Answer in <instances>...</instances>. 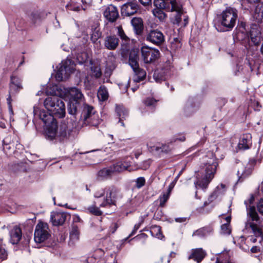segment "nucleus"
I'll use <instances>...</instances> for the list:
<instances>
[{"instance_id":"obj_1","label":"nucleus","mask_w":263,"mask_h":263,"mask_svg":"<svg viewBox=\"0 0 263 263\" xmlns=\"http://www.w3.org/2000/svg\"><path fill=\"white\" fill-rule=\"evenodd\" d=\"M45 108L50 112L43 110L39 112V117L45 125L47 137L52 140L57 135V122L54 117L62 118L65 115V107L63 101L58 96L48 97L44 102Z\"/></svg>"},{"instance_id":"obj_2","label":"nucleus","mask_w":263,"mask_h":263,"mask_svg":"<svg viewBox=\"0 0 263 263\" xmlns=\"http://www.w3.org/2000/svg\"><path fill=\"white\" fill-rule=\"evenodd\" d=\"M202 163L204 166V174L201 178H198L194 182L196 189H205L214 177L218 163L214 154L209 152L203 157Z\"/></svg>"},{"instance_id":"obj_3","label":"nucleus","mask_w":263,"mask_h":263,"mask_svg":"<svg viewBox=\"0 0 263 263\" xmlns=\"http://www.w3.org/2000/svg\"><path fill=\"white\" fill-rule=\"evenodd\" d=\"M237 10L232 7H228L220 15L219 20L221 25L226 31L232 30L235 25L237 19Z\"/></svg>"},{"instance_id":"obj_4","label":"nucleus","mask_w":263,"mask_h":263,"mask_svg":"<svg viewBox=\"0 0 263 263\" xmlns=\"http://www.w3.org/2000/svg\"><path fill=\"white\" fill-rule=\"evenodd\" d=\"M66 95L69 99L68 113L74 115L77 112L78 104L83 99V95L81 90L76 87L67 89Z\"/></svg>"},{"instance_id":"obj_5","label":"nucleus","mask_w":263,"mask_h":263,"mask_svg":"<svg viewBox=\"0 0 263 263\" xmlns=\"http://www.w3.org/2000/svg\"><path fill=\"white\" fill-rule=\"evenodd\" d=\"M74 70V65L70 59H66L60 64L55 78L60 82L68 78L69 74Z\"/></svg>"},{"instance_id":"obj_6","label":"nucleus","mask_w":263,"mask_h":263,"mask_svg":"<svg viewBox=\"0 0 263 263\" xmlns=\"http://www.w3.org/2000/svg\"><path fill=\"white\" fill-rule=\"evenodd\" d=\"M142 58L145 63H152L157 60L160 55L159 51L154 48L142 44L140 49Z\"/></svg>"},{"instance_id":"obj_7","label":"nucleus","mask_w":263,"mask_h":263,"mask_svg":"<svg viewBox=\"0 0 263 263\" xmlns=\"http://www.w3.org/2000/svg\"><path fill=\"white\" fill-rule=\"evenodd\" d=\"M49 228L47 223L40 222L35 227L34 239L36 243H41L48 238Z\"/></svg>"},{"instance_id":"obj_8","label":"nucleus","mask_w":263,"mask_h":263,"mask_svg":"<svg viewBox=\"0 0 263 263\" xmlns=\"http://www.w3.org/2000/svg\"><path fill=\"white\" fill-rule=\"evenodd\" d=\"M117 195V190L111 186L105 188V195L103 202L100 205L101 207L110 206L115 204V199Z\"/></svg>"},{"instance_id":"obj_9","label":"nucleus","mask_w":263,"mask_h":263,"mask_svg":"<svg viewBox=\"0 0 263 263\" xmlns=\"http://www.w3.org/2000/svg\"><path fill=\"white\" fill-rule=\"evenodd\" d=\"M146 40L155 45H159L164 41V36L160 31L153 30L147 34Z\"/></svg>"},{"instance_id":"obj_10","label":"nucleus","mask_w":263,"mask_h":263,"mask_svg":"<svg viewBox=\"0 0 263 263\" xmlns=\"http://www.w3.org/2000/svg\"><path fill=\"white\" fill-rule=\"evenodd\" d=\"M23 88V86L22 85V79L18 76H12L11 77V81L9 86L10 93L16 94Z\"/></svg>"},{"instance_id":"obj_11","label":"nucleus","mask_w":263,"mask_h":263,"mask_svg":"<svg viewBox=\"0 0 263 263\" xmlns=\"http://www.w3.org/2000/svg\"><path fill=\"white\" fill-rule=\"evenodd\" d=\"M168 11L173 12L176 11L177 14L176 16V21L177 24L180 23L181 18V14L182 13V6L181 2L179 0H172L170 3H168Z\"/></svg>"},{"instance_id":"obj_12","label":"nucleus","mask_w":263,"mask_h":263,"mask_svg":"<svg viewBox=\"0 0 263 263\" xmlns=\"http://www.w3.org/2000/svg\"><path fill=\"white\" fill-rule=\"evenodd\" d=\"M67 214L62 212H52L50 215V220L53 226L63 224L66 220Z\"/></svg>"},{"instance_id":"obj_13","label":"nucleus","mask_w":263,"mask_h":263,"mask_svg":"<svg viewBox=\"0 0 263 263\" xmlns=\"http://www.w3.org/2000/svg\"><path fill=\"white\" fill-rule=\"evenodd\" d=\"M104 16L110 22L115 21L119 16L117 8L112 5H109L104 11Z\"/></svg>"},{"instance_id":"obj_14","label":"nucleus","mask_w":263,"mask_h":263,"mask_svg":"<svg viewBox=\"0 0 263 263\" xmlns=\"http://www.w3.org/2000/svg\"><path fill=\"white\" fill-rule=\"evenodd\" d=\"M252 165L248 163L246 166L243 165L240 166L237 171V176L238 177V181H242L243 179L248 177L252 173Z\"/></svg>"},{"instance_id":"obj_15","label":"nucleus","mask_w":263,"mask_h":263,"mask_svg":"<svg viewBox=\"0 0 263 263\" xmlns=\"http://www.w3.org/2000/svg\"><path fill=\"white\" fill-rule=\"evenodd\" d=\"M206 253L202 248L192 249L189 255V259H192L199 263L205 256Z\"/></svg>"},{"instance_id":"obj_16","label":"nucleus","mask_w":263,"mask_h":263,"mask_svg":"<svg viewBox=\"0 0 263 263\" xmlns=\"http://www.w3.org/2000/svg\"><path fill=\"white\" fill-rule=\"evenodd\" d=\"M254 200V197L251 195L248 201H245V204L247 209L249 208L248 215L250 216L253 221H257L259 219L258 215L255 211V209L253 206H250L249 204H252Z\"/></svg>"},{"instance_id":"obj_17","label":"nucleus","mask_w":263,"mask_h":263,"mask_svg":"<svg viewBox=\"0 0 263 263\" xmlns=\"http://www.w3.org/2000/svg\"><path fill=\"white\" fill-rule=\"evenodd\" d=\"M252 145V135L247 133L246 134H243L238 143V147L239 149H248L250 148Z\"/></svg>"},{"instance_id":"obj_18","label":"nucleus","mask_w":263,"mask_h":263,"mask_svg":"<svg viewBox=\"0 0 263 263\" xmlns=\"http://www.w3.org/2000/svg\"><path fill=\"white\" fill-rule=\"evenodd\" d=\"M138 9V5L134 3H127L122 6V13L125 15L130 16L135 14Z\"/></svg>"},{"instance_id":"obj_19","label":"nucleus","mask_w":263,"mask_h":263,"mask_svg":"<svg viewBox=\"0 0 263 263\" xmlns=\"http://www.w3.org/2000/svg\"><path fill=\"white\" fill-rule=\"evenodd\" d=\"M10 241L12 244H17L22 238V231L18 227L15 226L10 231Z\"/></svg>"},{"instance_id":"obj_20","label":"nucleus","mask_w":263,"mask_h":263,"mask_svg":"<svg viewBox=\"0 0 263 263\" xmlns=\"http://www.w3.org/2000/svg\"><path fill=\"white\" fill-rule=\"evenodd\" d=\"M119 45V39L115 35L106 37L104 45L109 50L115 49Z\"/></svg>"},{"instance_id":"obj_21","label":"nucleus","mask_w":263,"mask_h":263,"mask_svg":"<svg viewBox=\"0 0 263 263\" xmlns=\"http://www.w3.org/2000/svg\"><path fill=\"white\" fill-rule=\"evenodd\" d=\"M226 190V186L223 184L217 186L213 193L210 196L208 200L210 202L213 201L222 195Z\"/></svg>"},{"instance_id":"obj_22","label":"nucleus","mask_w":263,"mask_h":263,"mask_svg":"<svg viewBox=\"0 0 263 263\" xmlns=\"http://www.w3.org/2000/svg\"><path fill=\"white\" fill-rule=\"evenodd\" d=\"M129 166L130 164L129 162L126 161H121L114 164L110 167L111 168L112 173H119L128 170Z\"/></svg>"},{"instance_id":"obj_23","label":"nucleus","mask_w":263,"mask_h":263,"mask_svg":"<svg viewBox=\"0 0 263 263\" xmlns=\"http://www.w3.org/2000/svg\"><path fill=\"white\" fill-rule=\"evenodd\" d=\"M95 112L96 111L92 106L88 104H84L82 113V117L83 118L84 123L87 121Z\"/></svg>"},{"instance_id":"obj_24","label":"nucleus","mask_w":263,"mask_h":263,"mask_svg":"<svg viewBox=\"0 0 263 263\" xmlns=\"http://www.w3.org/2000/svg\"><path fill=\"white\" fill-rule=\"evenodd\" d=\"M138 52L135 50L132 51L129 54L128 63L133 70L139 68L138 62Z\"/></svg>"},{"instance_id":"obj_25","label":"nucleus","mask_w":263,"mask_h":263,"mask_svg":"<svg viewBox=\"0 0 263 263\" xmlns=\"http://www.w3.org/2000/svg\"><path fill=\"white\" fill-rule=\"evenodd\" d=\"M131 23L137 34L141 33L143 29V22L141 18L134 17L131 20Z\"/></svg>"},{"instance_id":"obj_26","label":"nucleus","mask_w":263,"mask_h":263,"mask_svg":"<svg viewBox=\"0 0 263 263\" xmlns=\"http://www.w3.org/2000/svg\"><path fill=\"white\" fill-rule=\"evenodd\" d=\"M173 143V141L171 139L169 140L166 143L162 144L161 146H154L152 148V151L156 150L157 151H161L162 152L167 153L170 152L172 149L171 144Z\"/></svg>"},{"instance_id":"obj_27","label":"nucleus","mask_w":263,"mask_h":263,"mask_svg":"<svg viewBox=\"0 0 263 263\" xmlns=\"http://www.w3.org/2000/svg\"><path fill=\"white\" fill-rule=\"evenodd\" d=\"M250 227L251 228L252 230L256 237L260 238L259 241L260 242H263V231L260 228H259L253 222L249 223Z\"/></svg>"},{"instance_id":"obj_28","label":"nucleus","mask_w":263,"mask_h":263,"mask_svg":"<svg viewBox=\"0 0 263 263\" xmlns=\"http://www.w3.org/2000/svg\"><path fill=\"white\" fill-rule=\"evenodd\" d=\"M135 75L133 80L135 82H139L143 80L146 77V72L139 68L134 70Z\"/></svg>"},{"instance_id":"obj_29","label":"nucleus","mask_w":263,"mask_h":263,"mask_svg":"<svg viewBox=\"0 0 263 263\" xmlns=\"http://www.w3.org/2000/svg\"><path fill=\"white\" fill-rule=\"evenodd\" d=\"M98 98L100 101H105L109 97L107 89L104 86H101L98 90Z\"/></svg>"},{"instance_id":"obj_30","label":"nucleus","mask_w":263,"mask_h":263,"mask_svg":"<svg viewBox=\"0 0 263 263\" xmlns=\"http://www.w3.org/2000/svg\"><path fill=\"white\" fill-rule=\"evenodd\" d=\"M253 18L257 22H260L263 19V5H258L256 6L254 13L253 14Z\"/></svg>"},{"instance_id":"obj_31","label":"nucleus","mask_w":263,"mask_h":263,"mask_svg":"<svg viewBox=\"0 0 263 263\" xmlns=\"http://www.w3.org/2000/svg\"><path fill=\"white\" fill-rule=\"evenodd\" d=\"M154 5L155 7L154 9L164 10L166 11L170 10L168 6V3L165 2L164 0H154Z\"/></svg>"},{"instance_id":"obj_32","label":"nucleus","mask_w":263,"mask_h":263,"mask_svg":"<svg viewBox=\"0 0 263 263\" xmlns=\"http://www.w3.org/2000/svg\"><path fill=\"white\" fill-rule=\"evenodd\" d=\"M118 35L122 40V44L124 45L128 44L130 42L129 38L125 34L121 26L117 27Z\"/></svg>"},{"instance_id":"obj_33","label":"nucleus","mask_w":263,"mask_h":263,"mask_svg":"<svg viewBox=\"0 0 263 263\" xmlns=\"http://www.w3.org/2000/svg\"><path fill=\"white\" fill-rule=\"evenodd\" d=\"M111 167L109 168H104L98 173V176L101 179L107 178L112 174Z\"/></svg>"},{"instance_id":"obj_34","label":"nucleus","mask_w":263,"mask_h":263,"mask_svg":"<svg viewBox=\"0 0 263 263\" xmlns=\"http://www.w3.org/2000/svg\"><path fill=\"white\" fill-rule=\"evenodd\" d=\"M80 232L77 226H72L70 232V239L71 241H78L79 239Z\"/></svg>"},{"instance_id":"obj_35","label":"nucleus","mask_w":263,"mask_h":263,"mask_svg":"<svg viewBox=\"0 0 263 263\" xmlns=\"http://www.w3.org/2000/svg\"><path fill=\"white\" fill-rule=\"evenodd\" d=\"M150 232L152 236L161 239L163 236L161 231V228L158 226H153L151 228Z\"/></svg>"},{"instance_id":"obj_36","label":"nucleus","mask_w":263,"mask_h":263,"mask_svg":"<svg viewBox=\"0 0 263 263\" xmlns=\"http://www.w3.org/2000/svg\"><path fill=\"white\" fill-rule=\"evenodd\" d=\"M116 111L118 116H119V122L121 124L122 126H124V123L122 121V119L125 118L128 116V111L122 106H118L116 108Z\"/></svg>"},{"instance_id":"obj_37","label":"nucleus","mask_w":263,"mask_h":263,"mask_svg":"<svg viewBox=\"0 0 263 263\" xmlns=\"http://www.w3.org/2000/svg\"><path fill=\"white\" fill-rule=\"evenodd\" d=\"M259 34L260 33L257 29L252 28L250 30V38L254 44L257 45L258 44L259 42Z\"/></svg>"},{"instance_id":"obj_38","label":"nucleus","mask_w":263,"mask_h":263,"mask_svg":"<svg viewBox=\"0 0 263 263\" xmlns=\"http://www.w3.org/2000/svg\"><path fill=\"white\" fill-rule=\"evenodd\" d=\"M163 10L158 9L153 10V15L161 22L164 21L167 17V15L163 12Z\"/></svg>"},{"instance_id":"obj_39","label":"nucleus","mask_w":263,"mask_h":263,"mask_svg":"<svg viewBox=\"0 0 263 263\" xmlns=\"http://www.w3.org/2000/svg\"><path fill=\"white\" fill-rule=\"evenodd\" d=\"M101 122L98 115L96 114V112L86 121L84 123V124H89L92 126H96L98 125Z\"/></svg>"},{"instance_id":"obj_40","label":"nucleus","mask_w":263,"mask_h":263,"mask_svg":"<svg viewBox=\"0 0 263 263\" xmlns=\"http://www.w3.org/2000/svg\"><path fill=\"white\" fill-rule=\"evenodd\" d=\"M8 254L3 243L2 240L0 239V261L7 258Z\"/></svg>"},{"instance_id":"obj_41","label":"nucleus","mask_w":263,"mask_h":263,"mask_svg":"<svg viewBox=\"0 0 263 263\" xmlns=\"http://www.w3.org/2000/svg\"><path fill=\"white\" fill-rule=\"evenodd\" d=\"M91 32V40L93 43H95L101 37V33L98 27H95L93 29H92Z\"/></svg>"},{"instance_id":"obj_42","label":"nucleus","mask_w":263,"mask_h":263,"mask_svg":"<svg viewBox=\"0 0 263 263\" xmlns=\"http://www.w3.org/2000/svg\"><path fill=\"white\" fill-rule=\"evenodd\" d=\"M58 86L54 85L51 87H47L46 90V94L48 97L58 96V93H57Z\"/></svg>"},{"instance_id":"obj_43","label":"nucleus","mask_w":263,"mask_h":263,"mask_svg":"<svg viewBox=\"0 0 263 263\" xmlns=\"http://www.w3.org/2000/svg\"><path fill=\"white\" fill-rule=\"evenodd\" d=\"M90 70L92 72V74L96 78H99L102 76V72L100 67L98 66H91Z\"/></svg>"},{"instance_id":"obj_44","label":"nucleus","mask_w":263,"mask_h":263,"mask_svg":"<svg viewBox=\"0 0 263 263\" xmlns=\"http://www.w3.org/2000/svg\"><path fill=\"white\" fill-rule=\"evenodd\" d=\"M88 58V54L85 52L78 53L77 59L79 64H82L85 63Z\"/></svg>"},{"instance_id":"obj_45","label":"nucleus","mask_w":263,"mask_h":263,"mask_svg":"<svg viewBox=\"0 0 263 263\" xmlns=\"http://www.w3.org/2000/svg\"><path fill=\"white\" fill-rule=\"evenodd\" d=\"M231 227L229 223L222 224L221 226L220 233L222 235H230L231 233Z\"/></svg>"},{"instance_id":"obj_46","label":"nucleus","mask_w":263,"mask_h":263,"mask_svg":"<svg viewBox=\"0 0 263 263\" xmlns=\"http://www.w3.org/2000/svg\"><path fill=\"white\" fill-rule=\"evenodd\" d=\"M147 216V215H144V216H141L139 217V222L137 224H136L135 226H134V229H133V230L132 231L131 234L129 235V237L134 235L136 232H137V231L139 229V228H140V226L141 225V224L143 222V221H144V219L145 218H146V217Z\"/></svg>"},{"instance_id":"obj_47","label":"nucleus","mask_w":263,"mask_h":263,"mask_svg":"<svg viewBox=\"0 0 263 263\" xmlns=\"http://www.w3.org/2000/svg\"><path fill=\"white\" fill-rule=\"evenodd\" d=\"M9 140V138L8 137L5 138V139L3 141L4 143V149L6 153L9 152V151L11 149V147H14V143H9L8 140ZM12 151H13V149Z\"/></svg>"},{"instance_id":"obj_48","label":"nucleus","mask_w":263,"mask_h":263,"mask_svg":"<svg viewBox=\"0 0 263 263\" xmlns=\"http://www.w3.org/2000/svg\"><path fill=\"white\" fill-rule=\"evenodd\" d=\"M170 195L167 193H163V194L160 196V206L163 207L164 206L165 203L167 201L170 197Z\"/></svg>"},{"instance_id":"obj_49","label":"nucleus","mask_w":263,"mask_h":263,"mask_svg":"<svg viewBox=\"0 0 263 263\" xmlns=\"http://www.w3.org/2000/svg\"><path fill=\"white\" fill-rule=\"evenodd\" d=\"M87 210L90 213L95 215L100 216L102 214L101 211L99 209V208L95 205H92L88 207Z\"/></svg>"},{"instance_id":"obj_50","label":"nucleus","mask_w":263,"mask_h":263,"mask_svg":"<svg viewBox=\"0 0 263 263\" xmlns=\"http://www.w3.org/2000/svg\"><path fill=\"white\" fill-rule=\"evenodd\" d=\"M136 183L137 187L140 189L144 185L145 183V180L144 177H140L137 179Z\"/></svg>"},{"instance_id":"obj_51","label":"nucleus","mask_w":263,"mask_h":263,"mask_svg":"<svg viewBox=\"0 0 263 263\" xmlns=\"http://www.w3.org/2000/svg\"><path fill=\"white\" fill-rule=\"evenodd\" d=\"M202 232V235L206 236L210 235L213 232V229L211 227H204L200 229V231Z\"/></svg>"},{"instance_id":"obj_52","label":"nucleus","mask_w":263,"mask_h":263,"mask_svg":"<svg viewBox=\"0 0 263 263\" xmlns=\"http://www.w3.org/2000/svg\"><path fill=\"white\" fill-rule=\"evenodd\" d=\"M66 7L68 10H72L74 11H79L80 9V6L75 5V4H74L73 2L70 4L67 5Z\"/></svg>"},{"instance_id":"obj_53","label":"nucleus","mask_w":263,"mask_h":263,"mask_svg":"<svg viewBox=\"0 0 263 263\" xmlns=\"http://www.w3.org/2000/svg\"><path fill=\"white\" fill-rule=\"evenodd\" d=\"M156 102H157V100H156L153 98H147L144 101V104H145V105L148 106H153V105H154V104L156 103Z\"/></svg>"},{"instance_id":"obj_54","label":"nucleus","mask_w":263,"mask_h":263,"mask_svg":"<svg viewBox=\"0 0 263 263\" xmlns=\"http://www.w3.org/2000/svg\"><path fill=\"white\" fill-rule=\"evenodd\" d=\"M105 195V189H100L96 192L94 194V197L95 198H100L102 197H104Z\"/></svg>"},{"instance_id":"obj_55","label":"nucleus","mask_w":263,"mask_h":263,"mask_svg":"<svg viewBox=\"0 0 263 263\" xmlns=\"http://www.w3.org/2000/svg\"><path fill=\"white\" fill-rule=\"evenodd\" d=\"M258 212L263 215V199H260L257 204Z\"/></svg>"},{"instance_id":"obj_56","label":"nucleus","mask_w":263,"mask_h":263,"mask_svg":"<svg viewBox=\"0 0 263 263\" xmlns=\"http://www.w3.org/2000/svg\"><path fill=\"white\" fill-rule=\"evenodd\" d=\"M39 18V14L37 12H32L30 16V18L33 23H35L36 19Z\"/></svg>"},{"instance_id":"obj_57","label":"nucleus","mask_w":263,"mask_h":263,"mask_svg":"<svg viewBox=\"0 0 263 263\" xmlns=\"http://www.w3.org/2000/svg\"><path fill=\"white\" fill-rule=\"evenodd\" d=\"M167 259L166 263H169L170 262V256H166L159 258V260L156 261L155 263H162L163 262V259Z\"/></svg>"},{"instance_id":"obj_58","label":"nucleus","mask_w":263,"mask_h":263,"mask_svg":"<svg viewBox=\"0 0 263 263\" xmlns=\"http://www.w3.org/2000/svg\"><path fill=\"white\" fill-rule=\"evenodd\" d=\"M185 138L184 136H180L179 137L177 138H173L171 140L173 141V143L176 141L177 140L180 141H184L185 140Z\"/></svg>"},{"instance_id":"obj_59","label":"nucleus","mask_w":263,"mask_h":263,"mask_svg":"<svg viewBox=\"0 0 263 263\" xmlns=\"http://www.w3.org/2000/svg\"><path fill=\"white\" fill-rule=\"evenodd\" d=\"M139 1L143 6H147L151 4L152 0H139Z\"/></svg>"},{"instance_id":"obj_60","label":"nucleus","mask_w":263,"mask_h":263,"mask_svg":"<svg viewBox=\"0 0 263 263\" xmlns=\"http://www.w3.org/2000/svg\"><path fill=\"white\" fill-rule=\"evenodd\" d=\"M200 231V229H198V230L195 231L192 236H199V237H203V235H202V232H199Z\"/></svg>"},{"instance_id":"obj_61","label":"nucleus","mask_w":263,"mask_h":263,"mask_svg":"<svg viewBox=\"0 0 263 263\" xmlns=\"http://www.w3.org/2000/svg\"><path fill=\"white\" fill-rule=\"evenodd\" d=\"M14 94L10 93V91H9V96L8 98H7V102L8 105H11V102H12V99H11V96L13 95Z\"/></svg>"},{"instance_id":"obj_62","label":"nucleus","mask_w":263,"mask_h":263,"mask_svg":"<svg viewBox=\"0 0 263 263\" xmlns=\"http://www.w3.org/2000/svg\"><path fill=\"white\" fill-rule=\"evenodd\" d=\"M253 107L255 110H259V108H260V106L259 105L258 102H254L253 103Z\"/></svg>"},{"instance_id":"obj_63","label":"nucleus","mask_w":263,"mask_h":263,"mask_svg":"<svg viewBox=\"0 0 263 263\" xmlns=\"http://www.w3.org/2000/svg\"><path fill=\"white\" fill-rule=\"evenodd\" d=\"M96 253H98L99 254V256H102L104 254V251L101 249H98L96 250Z\"/></svg>"},{"instance_id":"obj_64","label":"nucleus","mask_w":263,"mask_h":263,"mask_svg":"<svg viewBox=\"0 0 263 263\" xmlns=\"http://www.w3.org/2000/svg\"><path fill=\"white\" fill-rule=\"evenodd\" d=\"M15 147L16 149H23V146L20 144L18 141H16V143L15 144Z\"/></svg>"}]
</instances>
